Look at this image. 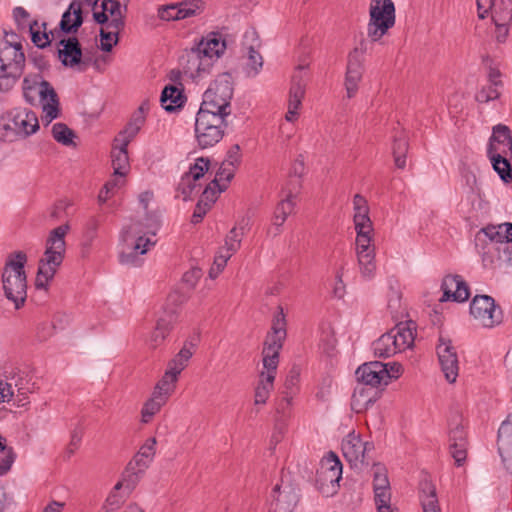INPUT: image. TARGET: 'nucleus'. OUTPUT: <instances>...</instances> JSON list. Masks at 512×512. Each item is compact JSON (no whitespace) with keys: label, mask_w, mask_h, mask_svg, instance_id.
I'll list each match as a JSON object with an SVG mask.
<instances>
[{"label":"nucleus","mask_w":512,"mask_h":512,"mask_svg":"<svg viewBox=\"0 0 512 512\" xmlns=\"http://www.w3.org/2000/svg\"><path fill=\"white\" fill-rule=\"evenodd\" d=\"M396 339H392L391 334L386 332L381 335L375 342H373V351L375 356L379 358H389L396 353L400 352L397 344H395Z\"/></svg>","instance_id":"obj_41"},{"label":"nucleus","mask_w":512,"mask_h":512,"mask_svg":"<svg viewBox=\"0 0 512 512\" xmlns=\"http://www.w3.org/2000/svg\"><path fill=\"white\" fill-rule=\"evenodd\" d=\"M420 501L423 508V512H441L436 488L428 480L420 482Z\"/></svg>","instance_id":"obj_38"},{"label":"nucleus","mask_w":512,"mask_h":512,"mask_svg":"<svg viewBox=\"0 0 512 512\" xmlns=\"http://www.w3.org/2000/svg\"><path fill=\"white\" fill-rule=\"evenodd\" d=\"M264 369L265 371L259 375V382L255 389V404H265L273 389L276 369L270 367H264Z\"/></svg>","instance_id":"obj_35"},{"label":"nucleus","mask_w":512,"mask_h":512,"mask_svg":"<svg viewBox=\"0 0 512 512\" xmlns=\"http://www.w3.org/2000/svg\"><path fill=\"white\" fill-rule=\"evenodd\" d=\"M494 154L512 157V132L507 125L497 124L492 128L487 155Z\"/></svg>","instance_id":"obj_22"},{"label":"nucleus","mask_w":512,"mask_h":512,"mask_svg":"<svg viewBox=\"0 0 512 512\" xmlns=\"http://www.w3.org/2000/svg\"><path fill=\"white\" fill-rule=\"evenodd\" d=\"M234 172L235 167L228 166L227 163L222 162L212 181H217V184H226L228 186L234 177Z\"/></svg>","instance_id":"obj_61"},{"label":"nucleus","mask_w":512,"mask_h":512,"mask_svg":"<svg viewBox=\"0 0 512 512\" xmlns=\"http://www.w3.org/2000/svg\"><path fill=\"white\" fill-rule=\"evenodd\" d=\"M180 64L191 78L200 77L212 67L211 59L206 58L197 45L185 51L180 57Z\"/></svg>","instance_id":"obj_21"},{"label":"nucleus","mask_w":512,"mask_h":512,"mask_svg":"<svg viewBox=\"0 0 512 512\" xmlns=\"http://www.w3.org/2000/svg\"><path fill=\"white\" fill-rule=\"evenodd\" d=\"M286 335H278L269 332L264 342L263 366L277 369L279 363V352L282 349Z\"/></svg>","instance_id":"obj_28"},{"label":"nucleus","mask_w":512,"mask_h":512,"mask_svg":"<svg viewBox=\"0 0 512 512\" xmlns=\"http://www.w3.org/2000/svg\"><path fill=\"white\" fill-rule=\"evenodd\" d=\"M443 296L440 301L465 302L470 297L468 284L460 275H446L441 284Z\"/></svg>","instance_id":"obj_23"},{"label":"nucleus","mask_w":512,"mask_h":512,"mask_svg":"<svg viewBox=\"0 0 512 512\" xmlns=\"http://www.w3.org/2000/svg\"><path fill=\"white\" fill-rule=\"evenodd\" d=\"M196 45L206 58L211 59L212 63L213 60L218 59L226 49L225 40L220 33L216 32L208 34L206 38H202Z\"/></svg>","instance_id":"obj_32"},{"label":"nucleus","mask_w":512,"mask_h":512,"mask_svg":"<svg viewBox=\"0 0 512 512\" xmlns=\"http://www.w3.org/2000/svg\"><path fill=\"white\" fill-rule=\"evenodd\" d=\"M69 230L70 226L66 223L50 231L46 240L44 257L39 261L35 280L37 289H46L49 281L53 279L57 268L62 264L66 251L65 236Z\"/></svg>","instance_id":"obj_1"},{"label":"nucleus","mask_w":512,"mask_h":512,"mask_svg":"<svg viewBox=\"0 0 512 512\" xmlns=\"http://www.w3.org/2000/svg\"><path fill=\"white\" fill-rule=\"evenodd\" d=\"M234 87L229 73L220 74L204 92L200 110L229 117Z\"/></svg>","instance_id":"obj_4"},{"label":"nucleus","mask_w":512,"mask_h":512,"mask_svg":"<svg viewBox=\"0 0 512 512\" xmlns=\"http://www.w3.org/2000/svg\"><path fill=\"white\" fill-rule=\"evenodd\" d=\"M367 27L371 42L380 40L395 24V6L392 0H371Z\"/></svg>","instance_id":"obj_9"},{"label":"nucleus","mask_w":512,"mask_h":512,"mask_svg":"<svg viewBox=\"0 0 512 512\" xmlns=\"http://www.w3.org/2000/svg\"><path fill=\"white\" fill-rule=\"evenodd\" d=\"M467 433L463 419L455 415L449 422V449L457 466H462L467 457Z\"/></svg>","instance_id":"obj_14"},{"label":"nucleus","mask_w":512,"mask_h":512,"mask_svg":"<svg viewBox=\"0 0 512 512\" xmlns=\"http://www.w3.org/2000/svg\"><path fill=\"white\" fill-rule=\"evenodd\" d=\"M23 96L31 105H34L37 97H39L48 122L58 117L60 106L58 95L53 86L44 80L40 74L24 78Z\"/></svg>","instance_id":"obj_3"},{"label":"nucleus","mask_w":512,"mask_h":512,"mask_svg":"<svg viewBox=\"0 0 512 512\" xmlns=\"http://www.w3.org/2000/svg\"><path fill=\"white\" fill-rule=\"evenodd\" d=\"M357 259L362 275L372 277L376 269L374 251L359 252L357 253Z\"/></svg>","instance_id":"obj_48"},{"label":"nucleus","mask_w":512,"mask_h":512,"mask_svg":"<svg viewBox=\"0 0 512 512\" xmlns=\"http://www.w3.org/2000/svg\"><path fill=\"white\" fill-rule=\"evenodd\" d=\"M228 126L227 118L221 114L198 110L195 119V138L199 148L207 149L219 143Z\"/></svg>","instance_id":"obj_7"},{"label":"nucleus","mask_w":512,"mask_h":512,"mask_svg":"<svg viewBox=\"0 0 512 512\" xmlns=\"http://www.w3.org/2000/svg\"><path fill=\"white\" fill-rule=\"evenodd\" d=\"M156 444L157 441L155 437L147 439L133 459L129 462L130 469L132 466H136L139 467V471H145L155 456Z\"/></svg>","instance_id":"obj_36"},{"label":"nucleus","mask_w":512,"mask_h":512,"mask_svg":"<svg viewBox=\"0 0 512 512\" xmlns=\"http://www.w3.org/2000/svg\"><path fill=\"white\" fill-rule=\"evenodd\" d=\"M230 258L231 256L229 254L223 252V249H220L214 258L212 267L209 270L210 278L215 279L225 268L227 261Z\"/></svg>","instance_id":"obj_60"},{"label":"nucleus","mask_w":512,"mask_h":512,"mask_svg":"<svg viewBox=\"0 0 512 512\" xmlns=\"http://www.w3.org/2000/svg\"><path fill=\"white\" fill-rule=\"evenodd\" d=\"M6 440L0 435V452L4 453V457L0 460V476L6 474L13 462L15 461L16 454L11 447L6 446Z\"/></svg>","instance_id":"obj_52"},{"label":"nucleus","mask_w":512,"mask_h":512,"mask_svg":"<svg viewBox=\"0 0 512 512\" xmlns=\"http://www.w3.org/2000/svg\"><path fill=\"white\" fill-rule=\"evenodd\" d=\"M436 349L439 363L446 380L449 383H454L458 377L459 371L458 356L455 347L452 345L450 339L440 337Z\"/></svg>","instance_id":"obj_17"},{"label":"nucleus","mask_w":512,"mask_h":512,"mask_svg":"<svg viewBox=\"0 0 512 512\" xmlns=\"http://www.w3.org/2000/svg\"><path fill=\"white\" fill-rule=\"evenodd\" d=\"M128 145L127 141L120 142V138L116 137L113 142L111 151L112 167L114 170V176L124 177L129 169L130 162L128 156Z\"/></svg>","instance_id":"obj_29"},{"label":"nucleus","mask_w":512,"mask_h":512,"mask_svg":"<svg viewBox=\"0 0 512 512\" xmlns=\"http://www.w3.org/2000/svg\"><path fill=\"white\" fill-rule=\"evenodd\" d=\"M341 478L342 463L334 452H329L317 471L316 486L324 496H333L339 488Z\"/></svg>","instance_id":"obj_11"},{"label":"nucleus","mask_w":512,"mask_h":512,"mask_svg":"<svg viewBox=\"0 0 512 512\" xmlns=\"http://www.w3.org/2000/svg\"><path fill=\"white\" fill-rule=\"evenodd\" d=\"M166 402V396H159L153 392L152 397L145 402L142 408V422L148 423Z\"/></svg>","instance_id":"obj_45"},{"label":"nucleus","mask_w":512,"mask_h":512,"mask_svg":"<svg viewBox=\"0 0 512 512\" xmlns=\"http://www.w3.org/2000/svg\"><path fill=\"white\" fill-rule=\"evenodd\" d=\"M52 136L58 143L69 146L73 144L75 134L66 124L55 123L52 127Z\"/></svg>","instance_id":"obj_50"},{"label":"nucleus","mask_w":512,"mask_h":512,"mask_svg":"<svg viewBox=\"0 0 512 512\" xmlns=\"http://www.w3.org/2000/svg\"><path fill=\"white\" fill-rule=\"evenodd\" d=\"M179 6L183 7L189 13L190 17L200 14L204 10L203 0H183L179 2Z\"/></svg>","instance_id":"obj_63"},{"label":"nucleus","mask_w":512,"mask_h":512,"mask_svg":"<svg viewBox=\"0 0 512 512\" xmlns=\"http://www.w3.org/2000/svg\"><path fill=\"white\" fill-rule=\"evenodd\" d=\"M478 17L484 19L491 11L493 21L512 22V0H476Z\"/></svg>","instance_id":"obj_19"},{"label":"nucleus","mask_w":512,"mask_h":512,"mask_svg":"<svg viewBox=\"0 0 512 512\" xmlns=\"http://www.w3.org/2000/svg\"><path fill=\"white\" fill-rule=\"evenodd\" d=\"M415 332L416 324L411 320L405 322L401 321L388 331V333L391 334L392 339H396L395 344H397L400 352L413 345Z\"/></svg>","instance_id":"obj_30"},{"label":"nucleus","mask_w":512,"mask_h":512,"mask_svg":"<svg viewBox=\"0 0 512 512\" xmlns=\"http://www.w3.org/2000/svg\"><path fill=\"white\" fill-rule=\"evenodd\" d=\"M109 20L107 11L93 13V19L96 23L104 26L100 29V49L104 52H110L114 45L119 42V34L125 27V18L123 14L111 15Z\"/></svg>","instance_id":"obj_12"},{"label":"nucleus","mask_w":512,"mask_h":512,"mask_svg":"<svg viewBox=\"0 0 512 512\" xmlns=\"http://www.w3.org/2000/svg\"><path fill=\"white\" fill-rule=\"evenodd\" d=\"M490 159L493 169L498 173L504 183L512 182V166L509 162L510 156H501L499 154L487 155Z\"/></svg>","instance_id":"obj_43"},{"label":"nucleus","mask_w":512,"mask_h":512,"mask_svg":"<svg viewBox=\"0 0 512 512\" xmlns=\"http://www.w3.org/2000/svg\"><path fill=\"white\" fill-rule=\"evenodd\" d=\"M305 173V164H304V157L302 155H299L294 163L292 164V167H291V170H290V177H295L296 179L295 180H291L289 182V185L292 186V188H287L288 189H291L293 190V192L295 194H297V191L300 189L301 187V177L304 175Z\"/></svg>","instance_id":"obj_49"},{"label":"nucleus","mask_w":512,"mask_h":512,"mask_svg":"<svg viewBox=\"0 0 512 512\" xmlns=\"http://www.w3.org/2000/svg\"><path fill=\"white\" fill-rule=\"evenodd\" d=\"M137 223L123 229L121 239L123 248L119 254V261L123 265L131 267H139L143 264L142 255L146 254L150 246L155 242L150 238L138 235L140 231L137 229Z\"/></svg>","instance_id":"obj_8"},{"label":"nucleus","mask_w":512,"mask_h":512,"mask_svg":"<svg viewBox=\"0 0 512 512\" xmlns=\"http://www.w3.org/2000/svg\"><path fill=\"white\" fill-rule=\"evenodd\" d=\"M262 65H263L262 56L260 55V53L257 50L254 49L253 46H250L248 49V61H247V68L249 69L248 75H250L251 72H252L253 76L258 74L260 69L262 68Z\"/></svg>","instance_id":"obj_57"},{"label":"nucleus","mask_w":512,"mask_h":512,"mask_svg":"<svg viewBox=\"0 0 512 512\" xmlns=\"http://www.w3.org/2000/svg\"><path fill=\"white\" fill-rule=\"evenodd\" d=\"M23 46H13L7 41H0V92L10 91L25 68Z\"/></svg>","instance_id":"obj_5"},{"label":"nucleus","mask_w":512,"mask_h":512,"mask_svg":"<svg viewBox=\"0 0 512 512\" xmlns=\"http://www.w3.org/2000/svg\"><path fill=\"white\" fill-rule=\"evenodd\" d=\"M271 332L280 336L287 335L285 314L281 306H278V313L273 318Z\"/></svg>","instance_id":"obj_62"},{"label":"nucleus","mask_w":512,"mask_h":512,"mask_svg":"<svg viewBox=\"0 0 512 512\" xmlns=\"http://www.w3.org/2000/svg\"><path fill=\"white\" fill-rule=\"evenodd\" d=\"M305 68V66L299 65L297 71L292 76L289 102L293 103L294 108L300 107L305 94V80L302 76V72Z\"/></svg>","instance_id":"obj_40"},{"label":"nucleus","mask_w":512,"mask_h":512,"mask_svg":"<svg viewBox=\"0 0 512 512\" xmlns=\"http://www.w3.org/2000/svg\"><path fill=\"white\" fill-rule=\"evenodd\" d=\"M185 101L183 90L174 85L165 86L160 97L161 106L167 112H174L182 108Z\"/></svg>","instance_id":"obj_34"},{"label":"nucleus","mask_w":512,"mask_h":512,"mask_svg":"<svg viewBox=\"0 0 512 512\" xmlns=\"http://www.w3.org/2000/svg\"><path fill=\"white\" fill-rule=\"evenodd\" d=\"M342 452L351 467H358L364 464L366 453L374 449L372 442H363L359 435L349 433L342 441Z\"/></svg>","instance_id":"obj_16"},{"label":"nucleus","mask_w":512,"mask_h":512,"mask_svg":"<svg viewBox=\"0 0 512 512\" xmlns=\"http://www.w3.org/2000/svg\"><path fill=\"white\" fill-rule=\"evenodd\" d=\"M379 394L371 387H357L352 395V408L358 413L367 410L376 402Z\"/></svg>","instance_id":"obj_37"},{"label":"nucleus","mask_w":512,"mask_h":512,"mask_svg":"<svg viewBox=\"0 0 512 512\" xmlns=\"http://www.w3.org/2000/svg\"><path fill=\"white\" fill-rule=\"evenodd\" d=\"M177 320L178 313L176 308L165 309L156 321L155 328L149 338V345L152 348L158 347L165 340Z\"/></svg>","instance_id":"obj_26"},{"label":"nucleus","mask_w":512,"mask_h":512,"mask_svg":"<svg viewBox=\"0 0 512 512\" xmlns=\"http://www.w3.org/2000/svg\"><path fill=\"white\" fill-rule=\"evenodd\" d=\"M503 224L500 225H488L482 229H480L475 236L476 246H479L480 243L485 242L486 238L490 242L498 243V247L503 246Z\"/></svg>","instance_id":"obj_44"},{"label":"nucleus","mask_w":512,"mask_h":512,"mask_svg":"<svg viewBox=\"0 0 512 512\" xmlns=\"http://www.w3.org/2000/svg\"><path fill=\"white\" fill-rule=\"evenodd\" d=\"M368 213L369 212H355L354 224L357 233H372V222Z\"/></svg>","instance_id":"obj_59"},{"label":"nucleus","mask_w":512,"mask_h":512,"mask_svg":"<svg viewBox=\"0 0 512 512\" xmlns=\"http://www.w3.org/2000/svg\"><path fill=\"white\" fill-rule=\"evenodd\" d=\"M227 189L226 184H217V181H211L201 194L200 199L209 202V206L216 201L218 194Z\"/></svg>","instance_id":"obj_54"},{"label":"nucleus","mask_w":512,"mask_h":512,"mask_svg":"<svg viewBox=\"0 0 512 512\" xmlns=\"http://www.w3.org/2000/svg\"><path fill=\"white\" fill-rule=\"evenodd\" d=\"M83 24L81 2L73 1L63 13L59 23L60 32L76 33Z\"/></svg>","instance_id":"obj_31"},{"label":"nucleus","mask_w":512,"mask_h":512,"mask_svg":"<svg viewBox=\"0 0 512 512\" xmlns=\"http://www.w3.org/2000/svg\"><path fill=\"white\" fill-rule=\"evenodd\" d=\"M300 372L297 367H293L288 375L286 376L284 383V392H288L289 394H294L297 388V384L299 382Z\"/></svg>","instance_id":"obj_64"},{"label":"nucleus","mask_w":512,"mask_h":512,"mask_svg":"<svg viewBox=\"0 0 512 512\" xmlns=\"http://www.w3.org/2000/svg\"><path fill=\"white\" fill-rule=\"evenodd\" d=\"M27 255L23 251H15L7 256L2 273L5 297L20 309L27 298V276L25 264Z\"/></svg>","instance_id":"obj_2"},{"label":"nucleus","mask_w":512,"mask_h":512,"mask_svg":"<svg viewBox=\"0 0 512 512\" xmlns=\"http://www.w3.org/2000/svg\"><path fill=\"white\" fill-rule=\"evenodd\" d=\"M284 396L278 401L276 411L281 415L279 419H277L275 425V432L272 435V441L276 443L280 441L282 429L284 427V420L290 414V407L292 403L293 394H289L288 392H283Z\"/></svg>","instance_id":"obj_39"},{"label":"nucleus","mask_w":512,"mask_h":512,"mask_svg":"<svg viewBox=\"0 0 512 512\" xmlns=\"http://www.w3.org/2000/svg\"><path fill=\"white\" fill-rule=\"evenodd\" d=\"M409 144L404 132L394 136L392 153L397 168L404 169L406 166V154Z\"/></svg>","instance_id":"obj_42"},{"label":"nucleus","mask_w":512,"mask_h":512,"mask_svg":"<svg viewBox=\"0 0 512 512\" xmlns=\"http://www.w3.org/2000/svg\"><path fill=\"white\" fill-rule=\"evenodd\" d=\"M101 220L98 216H91L86 224L84 230V243L86 246H90L97 237V231L100 227Z\"/></svg>","instance_id":"obj_56"},{"label":"nucleus","mask_w":512,"mask_h":512,"mask_svg":"<svg viewBox=\"0 0 512 512\" xmlns=\"http://www.w3.org/2000/svg\"><path fill=\"white\" fill-rule=\"evenodd\" d=\"M295 198L296 194L293 190L288 189L285 198L277 204L274 210L272 226L268 228L267 235L276 237L281 233L283 224L294 210Z\"/></svg>","instance_id":"obj_24"},{"label":"nucleus","mask_w":512,"mask_h":512,"mask_svg":"<svg viewBox=\"0 0 512 512\" xmlns=\"http://www.w3.org/2000/svg\"><path fill=\"white\" fill-rule=\"evenodd\" d=\"M209 167V159L199 157L196 159L195 163L190 166L189 171L182 176L178 185V191L181 192L184 200H188L192 197V193L198 186L196 182L208 172Z\"/></svg>","instance_id":"obj_20"},{"label":"nucleus","mask_w":512,"mask_h":512,"mask_svg":"<svg viewBox=\"0 0 512 512\" xmlns=\"http://www.w3.org/2000/svg\"><path fill=\"white\" fill-rule=\"evenodd\" d=\"M144 473L145 471H139V467L136 466H132L130 469V463L127 464L122 473V478L125 482V489L128 493H131L135 489Z\"/></svg>","instance_id":"obj_51"},{"label":"nucleus","mask_w":512,"mask_h":512,"mask_svg":"<svg viewBox=\"0 0 512 512\" xmlns=\"http://www.w3.org/2000/svg\"><path fill=\"white\" fill-rule=\"evenodd\" d=\"M299 488L290 474H282L270 495L271 512H292L299 502Z\"/></svg>","instance_id":"obj_10"},{"label":"nucleus","mask_w":512,"mask_h":512,"mask_svg":"<svg viewBox=\"0 0 512 512\" xmlns=\"http://www.w3.org/2000/svg\"><path fill=\"white\" fill-rule=\"evenodd\" d=\"M357 379L364 385L375 388L388 385L389 376L387 364L380 361H372L362 364L356 370Z\"/></svg>","instance_id":"obj_18"},{"label":"nucleus","mask_w":512,"mask_h":512,"mask_svg":"<svg viewBox=\"0 0 512 512\" xmlns=\"http://www.w3.org/2000/svg\"><path fill=\"white\" fill-rule=\"evenodd\" d=\"M243 235L239 233L237 227H233L226 236L223 252L232 256L241 245Z\"/></svg>","instance_id":"obj_53"},{"label":"nucleus","mask_w":512,"mask_h":512,"mask_svg":"<svg viewBox=\"0 0 512 512\" xmlns=\"http://www.w3.org/2000/svg\"><path fill=\"white\" fill-rule=\"evenodd\" d=\"M497 445L505 469L512 473V417H508L500 425Z\"/></svg>","instance_id":"obj_25"},{"label":"nucleus","mask_w":512,"mask_h":512,"mask_svg":"<svg viewBox=\"0 0 512 512\" xmlns=\"http://www.w3.org/2000/svg\"><path fill=\"white\" fill-rule=\"evenodd\" d=\"M373 490L378 512H392L391 488L387 469L380 463L373 465Z\"/></svg>","instance_id":"obj_15"},{"label":"nucleus","mask_w":512,"mask_h":512,"mask_svg":"<svg viewBox=\"0 0 512 512\" xmlns=\"http://www.w3.org/2000/svg\"><path fill=\"white\" fill-rule=\"evenodd\" d=\"M57 55L66 67L80 65L82 61V48L76 37L63 38L59 41Z\"/></svg>","instance_id":"obj_27"},{"label":"nucleus","mask_w":512,"mask_h":512,"mask_svg":"<svg viewBox=\"0 0 512 512\" xmlns=\"http://www.w3.org/2000/svg\"><path fill=\"white\" fill-rule=\"evenodd\" d=\"M363 71V61H359L355 58H348L345 77V87L348 98H352L356 94L359 83L362 79Z\"/></svg>","instance_id":"obj_33"},{"label":"nucleus","mask_w":512,"mask_h":512,"mask_svg":"<svg viewBox=\"0 0 512 512\" xmlns=\"http://www.w3.org/2000/svg\"><path fill=\"white\" fill-rule=\"evenodd\" d=\"M46 26H47V24L45 22L42 23V27H43L44 31H43V33H41L38 29H36V27H38V22L36 20H34V21L30 22V24H28L29 32L31 34V40H32L33 44L40 49H43L46 46L50 45L51 39H50L49 35L54 37L53 31H50V33L46 32Z\"/></svg>","instance_id":"obj_46"},{"label":"nucleus","mask_w":512,"mask_h":512,"mask_svg":"<svg viewBox=\"0 0 512 512\" xmlns=\"http://www.w3.org/2000/svg\"><path fill=\"white\" fill-rule=\"evenodd\" d=\"M470 314L483 327L491 328L502 321V311L488 295H476L470 304Z\"/></svg>","instance_id":"obj_13"},{"label":"nucleus","mask_w":512,"mask_h":512,"mask_svg":"<svg viewBox=\"0 0 512 512\" xmlns=\"http://www.w3.org/2000/svg\"><path fill=\"white\" fill-rule=\"evenodd\" d=\"M499 87L489 84L482 87L475 95V99L479 103H488L489 101L496 100L500 97L501 93Z\"/></svg>","instance_id":"obj_58"},{"label":"nucleus","mask_w":512,"mask_h":512,"mask_svg":"<svg viewBox=\"0 0 512 512\" xmlns=\"http://www.w3.org/2000/svg\"><path fill=\"white\" fill-rule=\"evenodd\" d=\"M387 308L391 313L393 319L398 320L405 314V308L401 304V295L397 291H392L389 298Z\"/></svg>","instance_id":"obj_55"},{"label":"nucleus","mask_w":512,"mask_h":512,"mask_svg":"<svg viewBox=\"0 0 512 512\" xmlns=\"http://www.w3.org/2000/svg\"><path fill=\"white\" fill-rule=\"evenodd\" d=\"M176 376L166 370L161 380L156 384L154 393L159 396H166L168 400L169 396L175 389V383L177 382Z\"/></svg>","instance_id":"obj_47"},{"label":"nucleus","mask_w":512,"mask_h":512,"mask_svg":"<svg viewBox=\"0 0 512 512\" xmlns=\"http://www.w3.org/2000/svg\"><path fill=\"white\" fill-rule=\"evenodd\" d=\"M39 129L35 112L22 108H14L1 118L0 138L12 142L17 136L27 137Z\"/></svg>","instance_id":"obj_6"}]
</instances>
